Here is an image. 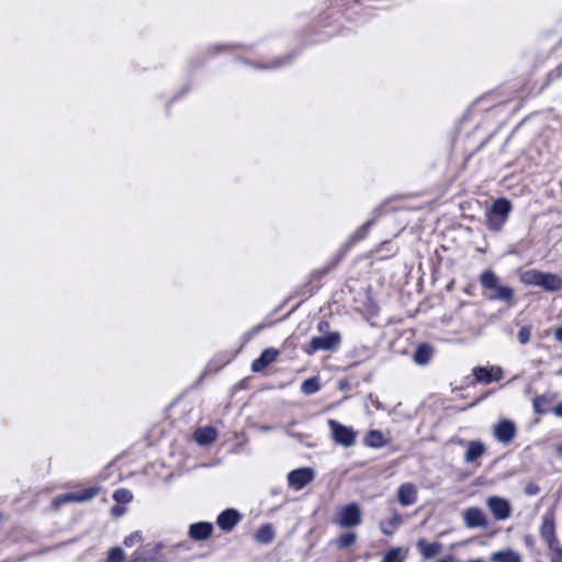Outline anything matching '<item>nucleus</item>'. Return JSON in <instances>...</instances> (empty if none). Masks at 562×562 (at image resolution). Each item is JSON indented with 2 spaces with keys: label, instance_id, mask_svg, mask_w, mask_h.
<instances>
[{
  "label": "nucleus",
  "instance_id": "f8f14e48",
  "mask_svg": "<svg viewBox=\"0 0 562 562\" xmlns=\"http://www.w3.org/2000/svg\"><path fill=\"white\" fill-rule=\"evenodd\" d=\"M463 522L468 528H485L487 518L479 507H469L462 514Z\"/></svg>",
  "mask_w": 562,
  "mask_h": 562
},
{
  "label": "nucleus",
  "instance_id": "f3484780",
  "mask_svg": "<svg viewBox=\"0 0 562 562\" xmlns=\"http://www.w3.org/2000/svg\"><path fill=\"white\" fill-rule=\"evenodd\" d=\"M416 548L425 560H429L442 551V544L440 542H428L425 539H419L416 542Z\"/></svg>",
  "mask_w": 562,
  "mask_h": 562
},
{
  "label": "nucleus",
  "instance_id": "2eb2a0df",
  "mask_svg": "<svg viewBox=\"0 0 562 562\" xmlns=\"http://www.w3.org/2000/svg\"><path fill=\"white\" fill-rule=\"evenodd\" d=\"M397 501L403 506H411L417 501V488L412 483H404L398 487Z\"/></svg>",
  "mask_w": 562,
  "mask_h": 562
},
{
  "label": "nucleus",
  "instance_id": "9b49d317",
  "mask_svg": "<svg viewBox=\"0 0 562 562\" xmlns=\"http://www.w3.org/2000/svg\"><path fill=\"white\" fill-rule=\"evenodd\" d=\"M315 473L310 468H300L288 474V483L295 491H300L314 480Z\"/></svg>",
  "mask_w": 562,
  "mask_h": 562
},
{
  "label": "nucleus",
  "instance_id": "a18cd8bd",
  "mask_svg": "<svg viewBox=\"0 0 562 562\" xmlns=\"http://www.w3.org/2000/svg\"><path fill=\"white\" fill-rule=\"evenodd\" d=\"M533 406H535V409H538L539 404H537V400L535 401Z\"/></svg>",
  "mask_w": 562,
  "mask_h": 562
},
{
  "label": "nucleus",
  "instance_id": "5701e85b",
  "mask_svg": "<svg viewBox=\"0 0 562 562\" xmlns=\"http://www.w3.org/2000/svg\"><path fill=\"white\" fill-rule=\"evenodd\" d=\"M194 439L201 446H206L215 441L216 430L212 427H202L195 430Z\"/></svg>",
  "mask_w": 562,
  "mask_h": 562
},
{
  "label": "nucleus",
  "instance_id": "1a4fd4ad",
  "mask_svg": "<svg viewBox=\"0 0 562 562\" xmlns=\"http://www.w3.org/2000/svg\"><path fill=\"white\" fill-rule=\"evenodd\" d=\"M486 506L496 520H506L512 515V505L504 497L490 496L486 498Z\"/></svg>",
  "mask_w": 562,
  "mask_h": 562
},
{
  "label": "nucleus",
  "instance_id": "0eeeda50",
  "mask_svg": "<svg viewBox=\"0 0 562 562\" xmlns=\"http://www.w3.org/2000/svg\"><path fill=\"white\" fill-rule=\"evenodd\" d=\"M341 337L339 331H325L322 335L312 337L310 347L312 351H335L339 348Z\"/></svg>",
  "mask_w": 562,
  "mask_h": 562
},
{
  "label": "nucleus",
  "instance_id": "6e6552de",
  "mask_svg": "<svg viewBox=\"0 0 562 562\" xmlns=\"http://www.w3.org/2000/svg\"><path fill=\"white\" fill-rule=\"evenodd\" d=\"M99 487H88L78 492L66 493L53 499L54 507L58 508L63 504L71 502H87L98 495Z\"/></svg>",
  "mask_w": 562,
  "mask_h": 562
},
{
  "label": "nucleus",
  "instance_id": "4c0bfd02",
  "mask_svg": "<svg viewBox=\"0 0 562 562\" xmlns=\"http://www.w3.org/2000/svg\"><path fill=\"white\" fill-rule=\"evenodd\" d=\"M553 413L558 416V417H562V402L560 404H558L554 408H553Z\"/></svg>",
  "mask_w": 562,
  "mask_h": 562
},
{
  "label": "nucleus",
  "instance_id": "f704fd0d",
  "mask_svg": "<svg viewBox=\"0 0 562 562\" xmlns=\"http://www.w3.org/2000/svg\"><path fill=\"white\" fill-rule=\"evenodd\" d=\"M142 541V535L139 532H133L125 538L124 544L126 547H133Z\"/></svg>",
  "mask_w": 562,
  "mask_h": 562
},
{
  "label": "nucleus",
  "instance_id": "a19ab883",
  "mask_svg": "<svg viewBox=\"0 0 562 562\" xmlns=\"http://www.w3.org/2000/svg\"><path fill=\"white\" fill-rule=\"evenodd\" d=\"M555 451L557 454L562 458V443L557 447Z\"/></svg>",
  "mask_w": 562,
  "mask_h": 562
},
{
  "label": "nucleus",
  "instance_id": "ea45409f",
  "mask_svg": "<svg viewBox=\"0 0 562 562\" xmlns=\"http://www.w3.org/2000/svg\"><path fill=\"white\" fill-rule=\"evenodd\" d=\"M436 562H454V559L451 555H447L442 559L437 560Z\"/></svg>",
  "mask_w": 562,
  "mask_h": 562
},
{
  "label": "nucleus",
  "instance_id": "a211bd4d",
  "mask_svg": "<svg viewBox=\"0 0 562 562\" xmlns=\"http://www.w3.org/2000/svg\"><path fill=\"white\" fill-rule=\"evenodd\" d=\"M240 516L235 509H226L220 514L217 525L221 529L229 531L239 521Z\"/></svg>",
  "mask_w": 562,
  "mask_h": 562
},
{
  "label": "nucleus",
  "instance_id": "c03bdc74",
  "mask_svg": "<svg viewBox=\"0 0 562 562\" xmlns=\"http://www.w3.org/2000/svg\"><path fill=\"white\" fill-rule=\"evenodd\" d=\"M113 512H114V513H117V514H121V510L119 509V507H114V508H113Z\"/></svg>",
  "mask_w": 562,
  "mask_h": 562
},
{
  "label": "nucleus",
  "instance_id": "e433bc0d",
  "mask_svg": "<svg viewBox=\"0 0 562 562\" xmlns=\"http://www.w3.org/2000/svg\"><path fill=\"white\" fill-rule=\"evenodd\" d=\"M562 75V65L557 67L551 74H550V77L551 78H558Z\"/></svg>",
  "mask_w": 562,
  "mask_h": 562
},
{
  "label": "nucleus",
  "instance_id": "4468645a",
  "mask_svg": "<svg viewBox=\"0 0 562 562\" xmlns=\"http://www.w3.org/2000/svg\"><path fill=\"white\" fill-rule=\"evenodd\" d=\"M279 356V351L274 348L265 349L261 355L255 359L251 363V370L254 372H260L266 369L269 364L274 362Z\"/></svg>",
  "mask_w": 562,
  "mask_h": 562
},
{
  "label": "nucleus",
  "instance_id": "f03ea898",
  "mask_svg": "<svg viewBox=\"0 0 562 562\" xmlns=\"http://www.w3.org/2000/svg\"><path fill=\"white\" fill-rule=\"evenodd\" d=\"M480 284L486 293V297L492 301H499L508 305H513L515 302L514 290L504 284H499L498 277L492 270H485L480 276Z\"/></svg>",
  "mask_w": 562,
  "mask_h": 562
},
{
  "label": "nucleus",
  "instance_id": "4be33fe9",
  "mask_svg": "<svg viewBox=\"0 0 562 562\" xmlns=\"http://www.w3.org/2000/svg\"><path fill=\"white\" fill-rule=\"evenodd\" d=\"M402 517L397 513H393L387 519L380 522V530L383 535L391 536L401 526Z\"/></svg>",
  "mask_w": 562,
  "mask_h": 562
},
{
  "label": "nucleus",
  "instance_id": "c85d7f7f",
  "mask_svg": "<svg viewBox=\"0 0 562 562\" xmlns=\"http://www.w3.org/2000/svg\"><path fill=\"white\" fill-rule=\"evenodd\" d=\"M319 390V382H318V379L316 376H313V378H310V379H306L305 381H303V383L301 384V391L306 394V395H311V394H314L316 393L317 391Z\"/></svg>",
  "mask_w": 562,
  "mask_h": 562
},
{
  "label": "nucleus",
  "instance_id": "c756f323",
  "mask_svg": "<svg viewBox=\"0 0 562 562\" xmlns=\"http://www.w3.org/2000/svg\"><path fill=\"white\" fill-rule=\"evenodd\" d=\"M404 551L401 548H392L385 553L382 562H404Z\"/></svg>",
  "mask_w": 562,
  "mask_h": 562
},
{
  "label": "nucleus",
  "instance_id": "393cba45",
  "mask_svg": "<svg viewBox=\"0 0 562 562\" xmlns=\"http://www.w3.org/2000/svg\"><path fill=\"white\" fill-rule=\"evenodd\" d=\"M364 445L370 448H381L386 445V440L383 436V434L380 430H370L366 438H364Z\"/></svg>",
  "mask_w": 562,
  "mask_h": 562
},
{
  "label": "nucleus",
  "instance_id": "39448f33",
  "mask_svg": "<svg viewBox=\"0 0 562 562\" xmlns=\"http://www.w3.org/2000/svg\"><path fill=\"white\" fill-rule=\"evenodd\" d=\"M328 427L337 445L352 447L356 443L357 431L352 427L345 426L335 419H328Z\"/></svg>",
  "mask_w": 562,
  "mask_h": 562
},
{
  "label": "nucleus",
  "instance_id": "49530a36",
  "mask_svg": "<svg viewBox=\"0 0 562 562\" xmlns=\"http://www.w3.org/2000/svg\"><path fill=\"white\" fill-rule=\"evenodd\" d=\"M215 49L220 50V49H222V46H215Z\"/></svg>",
  "mask_w": 562,
  "mask_h": 562
},
{
  "label": "nucleus",
  "instance_id": "c9c22d12",
  "mask_svg": "<svg viewBox=\"0 0 562 562\" xmlns=\"http://www.w3.org/2000/svg\"><path fill=\"white\" fill-rule=\"evenodd\" d=\"M317 329L319 331V335L324 334L325 331H331L329 329V324L326 321H321L317 326Z\"/></svg>",
  "mask_w": 562,
  "mask_h": 562
},
{
  "label": "nucleus",
  "instance_id": "6ab92c4d",
  "mask_svg": "<svg viewBox=\"0 0 562 562\" xmlns=\"http://www.w3.org/2000/svg\"><path fill=\"white\" fill-rule=\"evenodd\" d=\"M213 527L207 522H198L190 526V536L195 540H204L212 533Z\"/></svg>",
  "mask_w": 562,
  "mask_h": 562
},
{
  "label": "nucleus",
  "instance_id": "412c9836",
  "mask_svg": "<svg viewBox=\"0 0 562 562\" xmlns=\"http://www.w3.org/2000/svg\"><path fill=\"white\" fill-rule=\"evenodd\" d=\"M432 352V348L429 345H419L413 355V360L416 364L425 366L431 360Z\"/></svg>",
  "mask_w": 562,
  "mask_h": 562
},
{
  "label": "nucleus",
  "instance_id": "dca6fc26",
  "mask_svg": "<svg viewBox=\"0 0 562 562\" xmlns=\"http://www.w3.org/2000/svg\"><path fill=\"white\" fill-rule=\"evenodd\" d=\"M465 452H464V462L465 463H474L485 453V446L482 441L472 440L467 441L465 443Z\"/></svg>",
  "mask_w": 562,
  "mask_h": 562
},
{
  "label": "nucleus",
  "instance_id": "f257e3e1",
  "mask_svg": "<svg viewBox=\"0 0 562 562\" xmlns=\"http://www.w3.org/2000/svg\"><path fill=\"white\" fill-rule=\"evenodd\" d=\"M539 536L548 549L550 561L562 562V546L557 537L555 516L552 510L542 515Z\"/></svg>",
  "mask_w": 562,
  "mask_h": 562
},
{
  "label": "nucleus",
  "instance_id": "72a5a7b5",
  "mask_svg": "<svg viewBox=\"0 0 562 562\" xmlns=\"http://www.w3.org/2000/svg\"><path fill=\"white\" fill-rule=\"evenodd\" d=\"M518 340L521 345H526L529 342L530 340V337H531V331H530V328L528 327H521L518 331Z\"/></svg>",
  "mask_w": 562,
  "mask_h": 562
},
{
  "label": "nucleus",
  "instance_id": "ddd939ff",
  "mask_svg": "<svg viewBox=\"0 0 562 562\" xmlns=\"http://www.w3.org/2000/svg\"><path fill=\"white\" fill-rule=\"evenodd\" d=\"M473 374L477 382L488 384L502 379L503 372L498 367H477L473 369Z\"/></svg>",
  "mask_w": 562,
  "mask_h": 562
},
{
  "label": "nucleus",
  "instance_id": "7ed1b4c3",
  "mask_svg": "<svg viewBox=\"0 0 562 562\" xmlns=\"http://www.w3.org/2000/svg\"><path fill=\"white\" fill-rule=\"evenodd\" d=\"M513 206L508 199L499 198L485 212V226L491 232H501L508 220Z\"/></svg>",
  "mask_w": 562,
  "mask_h": 562
},
{
  "label": "nucleus",
  "instance_id": "b1692460",
  "mask_svg": "<svg viewBox=\"0 0 562 562\" xmlns=\"http://www.w3.org/2000/svg\"><path fill=\"white\" fill-rule=\"evenodd\" d=\"M375 223V218L367 221L358 229H356L348 238L347 246L351 247L360 240L364 239L368 235L370 227Z\"/></svg>",
  "mask_w": 562,
  "mask_h": 562
},
{
  "label": "nucleus",
  "instance_id": "a878e982",
  "mask_svg": "<svg viewBox=\"0 0 562 562\" xmlns=\"http://www.w3.org/2000/svg\"><path fill=\"white\" fill-rule=\"evenodd\" d=\"M157 551L158 546L153 548L146 547L137 550L133 562H153L156 559Z\"/></svg>",
  "mask_w": 562,
  "mask_h": 562
},
{
  "label": "nucleus",
  "instance_id": "cd10ccee",
  "mask_svg": "<svg viewBox=\"0 0 562 562\" xmlns=\"http://www.w3.org/2000/svg\"><path fill=\"white\" fill-rule=\"evenodd\" d=\"M273 537H274V531L270 525L261 526L256 533V539L259 542H263V543L271 542L273 540Z\"/></svg>",
  "mask_w": 562,
  "mask_h": 562
},
{
  "label": "nucleus",
  "instance_id": "20e7f679",
  "mask_svg": "<svg viewBox=\"0 0 562 562\" xmlns=\"http://www.w3.org/2000/svg\"><path fill=\"white\" fill-rule=\"evenodd\" d=\"M520 280L527 285H537L549 292L562 290V277L554 273L530 269L520 274Z\"/></svg>",
  "mask_w": 562,
  "mask_h": 562
},
{
  "label": "nucleus",
  "instance_id": "58836bf2",
  "mask_svg": "<svg viewBox=\"0 0 562 562\" xmlns=\"http://www.w3.org/2000/svg\"><path fill=\"white\" fill-rule=\"evenodd\" d=\"M554 338H555L558 341L562 342V326H561V327H559V328L555 330V333H554Z\"/></svg>",
  "mask_w": 562,
  "mask_h": 562
},
{
  "label": "nucleus",
  "instance_id": "2f4dec72",
  "mask_svg": "<svg viewBox=\"0 0 562 562\" xmlns=\"http://www.w3.org/2000/svg\"><path fill=\"white\" fill-rule=\"evenodd\" d=\"M113 498L117 503H128V502L132 501L133 495H132V493L128 490L120 488V490L114 492Z\"/></svg>",
  "mask_w": 562,
  "mask_h": 562
},
{
  "label": "nucleus",
  "instance_id": "37998d69",
  "mask_svg": "<svg viewBox=\"0 0 562 562\" xmlns=\"http://www.w3.org/2000/svg\"><path fill=\"white\" fill-rule=\"evenodd\" d=\"M468 562H485V561L482 559H473V560H469Z\"/></svg>",
  "mask_w": 562,
  "mask_h": 562
},
{
  "label": "nucleus",
  "instance_id": "473e14b6",
  "mask_svg": "<svg viewBox=\"0 0 562 562\" xmlns=\"http://www.w3.org/2000/svg\"><path fill=\"white\" fill-rule=\"evenodd\" d=\"M124 559V552L121 548L114 547L109 551L108 562H122Z\"/></svg>",
  "mask_w": 562,
  "mask_h": 562
},
{
  "label": "nucleus",
  "instance_id": "bb28decb",
  "mask_svg": "<svg viewBox=\"0 0 562 562\" xmlns=\"http://www.w3.org/2000/svg\"><path fill=\"white\" fill-rule=\"evenodd\" d=\"M292 60V55H285L281 58L276 59L271 64H257L256 68L258 69H265V70H272V69H279L281 67H284L289 65Z\"/></svg>",
  "mask_w": 562,
  "mask_h": 562
},
{
  "label": "nucleus",
  "instance_id": "aec40b11",
  "mask_svg": "<svg viewBox=\"0 0 562 562\" xmlns=\"http://www.w3.org/2000/svg\"><path fill=\"white\" fill-rule=\"evenodd\" d=\"M491 562H522L518 552L513 549L496 551L491 555Z\"/></svg>",
  "mask_w": 562,
  "mask_h": 562
},
{
  "label": "nucleus",
  "instance_id": "7c9ffc66",
  "mask_svg": "<svg viewBox=\"0 0 562 562\" xmlns=\"http://www.w3.org/2000/svg\"><path fill=\"white\" fill-rule=\"evenodd\" d=\"M357 540L355 532H346L337 539V544L340 549H346L352 546Z\"/></svg>",
  "mask_w": 562,
  "mask_h": 562
},
{
  "label": "nucleus",
  "instance_id": "423d86ee",
  "mask_svg": "<svg viewBox=\"0 0 562 562\" xmlns=\"http://www.w3.org/2000/svg\"><path fill=\"white\" fill-rule=\"evenodd\" d=\"M361 522V508L357 503H350L337 512L334 524L340 528L356 527Z\"/></svg>",
  "mask_w": 562,
  "mask_h": 562
},
{
  "label": "nucleus",
  "instance_id": "79ce46f5",
  "mask_svg": "<svg viewBox=\"0 0 562 562\" xmlns=\"http://www.w3.org/2000/svg\"><path fill=\"white\" fill-rule=\"evenodd\" d=\"M527 492L532 495V494L537 493V488L536 487L533 488L530 486V487H528Z\"/></svg>",
  "mask_w": 562,
  "mask_h": 562
},
{
  "label": "nucleus",
  "instance_id": "9d476101",
  "mask_svg": "<svg viewBox=\"0 0 562 562\" xmlns=\"http://www.w3.org/2000/svg\"><path fill=\"white\" fill-rule=\"evenodd\" d=\"M517 428L513 420L503 418L493 427V436L498 442L509 443L516 437Z\"/></svg>",
  "mask_w": 562,
  "mask_h": 562
}]
</instances>
